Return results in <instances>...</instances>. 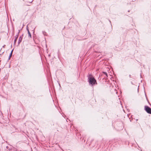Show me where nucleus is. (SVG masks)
<instances>
[{
    "label": "nucleus",
    "mask_w": 151,
    "mask_h": 151,
    "mask_svg": "<svg viewBox=\"0 0 151 151\" xmlns=\"http://www.w3.org/2000/svg\"><path fill=\"white\" fill-rule=\"evenodd\" d=\"M89 83L92 85H93L95 84H97L96 81L94 78L92 77H90L89 78Z\"/></svg>",
    "instance_id": "nucleus-1"
},
{
    "label": "nucleus",
    "mask_w": 151,
    "mask_h": 151,
    "mask_svg": "<svg viewBox=\"0 0 151 151\" xmlns=\"http://www.w3.org/2000/svg\"><path fill=\"white\" fill-rule=\"evenodd\" d=\"M144 109L147 113L151 114V109L150 107L145 106L144 107Z\"/></svg>",
    "instance_id": "nucleus-2"
},
{
    "label": "nucleus",
    "mask_w": 151,
    "mask_h": 151,
    "mask_svg": "<svg viewBox=\"0 0 151 151\" xmlns=\"http://www.w3.org/2000/svg\"><path fill=\"white\" fill-rule=\"evenodd\" d=\"M22 36H20V37H19V43H20V42H21V41L22 40Z\"/></svg>",
    "instance_id": "nucleus-3"
},
{
    "label": "nucleus",
    "mask_w": 151,
    "mask_h": 151,
    "mask_svg": "<svg viewBox=\"0 0 151 151\" xmlns=\"http://www.w3.org/2000/svg\"><path fill=\"white\" fill-rule=\"evenodd\" d=\"M27 29V30H28V34H29V36H30V37H31V34L29 32V29Z\"/></svg>",
    "instance_id": "nucleus-4"
},
{
    "label": "nucleus",
    "mask_w": 151,
    "mask_h": 151,
    "mask_svg": "<svg viewBox=\"0 0 151 151\" xmlns=\"http://www.w3.org/2000/svg\"><path fill=\"white\" fill-rule=\"evenodd\" d=\"M12 53H11L10 55H9V60L10 59V58L12 56Z\"/></svg>",
    "instance_id": "nucleus-5"
},
{
    "label": "nucleus",
    "mask_w": 151,
    "mask_h": 151,
    "mask_svg": "<svg viewBox=\"0 0 151 151\" xmlns=\"http://www.w3.org/2000/svg\"><path fill=\"white\" fill-rule=\"evenodd\" d=\"M18 38V37H17V38H16L14 40V44H15L17 39Z\"/></svg>",
    "instance_id": "nucleus-6"
},
{
    "label": "nucleus",
    "mask_w": 151,
    "mask_h": 151,
    "mask_svg": "<svg viewBox=\"0 0 151 151\" xmlns=\"http://www.w3.org/2000/svg\"><path fill=\"white\" fill-rule=\"evenodd\" d=\"M33 0H29L28 2L29 3H31L33 1Z\"/></svg>",
    "instance_id": "nucleus-7"
},
{
    "label": "nucleus",
    "mask_w": 151,
    "mask_h": 151,
    "mask_svg": "<svg viewBox=\"0 0 151 151\" xmlns=\"http://www.w3.org/2000/svg\"><path fill=\"white\" fill-rule=\"evenodd\" d=\"M104 73L105 75L107 76V73L106 72H103Z\"/></svg>",
    "instance_id": "nucleus-8"
},
{
    "label": "nucleus",
    "mask_w": 151,
    "mask_h": 151,
    "mask_svg": "<svg viewBox=\"0 0 151 151\" xmlns=\"http://www.w3.org/2000/svg\"><path fill=\"white\" fill-rule=\"evenodd\" d=\"M13 51V50H12L11 53H12Z\"/></svg>",
    "instance_id": "nucleus-9"
},
{
    "label": "nucleus",
    "mask_w": 151,
    "mask_h": 151,
    "mask_svg": "<svg viewBox=\"0 0 151 151\" xmlns=\"http://www.w3.org/2000/svg\"><path fill=\"white\" fill-rule=\"evenodd\" d=\"M6 148L7 149H8V146H6Z\"/></svg>",
    "instance_id": "nucleus-10"
},
{
    "label": "nucleus",
    "mask_w": 151,
    "mask_h": 151,
    "mask_svg": "<svg viewBox=\"0 0 151 151\" xmlns=\"http://www.w3.org/2000/svg\"><path fill=\"white\" fill-rule=\"evenodd\" d=\"M129 76V77H131V75H130Z\"/></svg>",
    "instance_id": "nucleus-11"
},
{
    "label": "nucleus",
    "mask_w": 151,
    "mask_h": 151,
    "mask_svg": "<svg viewBox=\"0 0 151 151\" xmlns=\"http://www.w3.org/2000/svg\"><path fill=\"white\" fill-rule=\"evenodd\" d=\"M5 46V45H4L3 46V47H4V46Z\"/></svg>",
    "instance_id": "nucleus-12"
},
{
    "label": "nucleus",
    "mask_w": 151,
    "mask_h": 151,
    "mask_svg": "<svg viewBox=\"0 0 151 151\" xmlns=\"http://www.w3.org/2000/svg\"><path fill=\"white\" fill-rule=\"evenodd\" d=\"M18 44H19V41H18Z\"/></svg>",
    "instance_id": "nucleus-13"
}]
</instances>
